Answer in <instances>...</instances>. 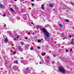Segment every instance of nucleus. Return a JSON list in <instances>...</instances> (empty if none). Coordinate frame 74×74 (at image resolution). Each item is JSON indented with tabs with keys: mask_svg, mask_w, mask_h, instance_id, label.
Wrapping results in <instances>:
<instances>
[{
	"mask_svg": "<svg viewBox=\"0 0 74 74\" xmlns=\"http://www.w3.org/2000/svg\"><path fill=\"white\" fill-rule=\"evenodd\" d=\"M59 71H60L62 73H65V69L62 66H60L58 68Z\"/></svg>",
	"mask_w": 74,
	"mask_h": 74,
	"instance_id": "f257e3e1",
	"label": "nucleus"
},
{
	"mask_svg": "<svg viewBox=\"0 0 74 74\" xmlns=\"http://www.w3.org/2000/svg\"><path fill=\"white\" fill-rule=\"evenodd\" d=\"M31 71L29 69V68L27 67L26 69V70L24 72V74H26L28 73H30V71Z\"/></svg>",
	"mask_w": 74,
	"mask_h": 74,
	"instance_id": "f03ea898",
	"label": "nucleus"
},
{
	"mask_svg": "<svg viewBox=\"0 0 74 74\" xmlns=\"http://www.w3.org/2000/svg\"><path fill=\"white\" fill-rule=\"evenodd\" d=\"M40 29V30L41 31H42L44 33H45L47 32V30L46 29H45L44 27H43L42 28H41Z\"/></svg>",
	"mask_w": 74,
	"mask_h": 74,
	"instance_id": "7ed1b4c3",
	"label": "nucleus"
},
{
	"mask_svg": "<svg viewBox=\"0 0 74 74\" xmlns=\"http://www.w3.org/2000/svg\"><path fill=\"white\" fill-rule=\"evenodd\" d=\"M13 69L15 70H17L18 69V66H13L12 67Z\"/></svg>",
	"mask_w": 74,
	"mask_h": 74,
	"instance_id": "20e7f679",
	"label": "nucleus"
},
{
	"mask_svg": "<svg viewBox=\"0 0 74 74\" xmlns=\"http://www.w3.org/2000/svg\"><path fill=\"white\" fill-rule=\"evenodd\" d=\"M45 36L47 37H49V33L48 32L45 33Z\"/></svg>",
	"mask_w": 74,
	"mask_h": 74,
	"instance_id": "39448f33",
	"label": "nucleus"
},
{
	"mask_svg": "<svg viewBox=\"0 0 74 74\" xmlns=\"http://www.w3.org/2000/svg\"><path fill=\"white\" fill-rule=\"evenodd\" d=\"M3 37L5 39V42H8V38H7V36H3Z\"/></svg>",
	"mask_w": 74,
	"mask_h": 74,
	"instance_id": "423d86ee",
	"label": "nucleus"
},
{
	"mask_svg": "<svg viewBox=\"0 0 74 74\" xmlns=\"http://www.w3.org/2000/svg\"><path fill=\"white\" fill-rule=\"evenodd\" d=\"M4 7V6H3V5L0 4V8H3Z\"/></svg>",
	"mask_w": 74,
	"mask_h": 74,
	"instance_id": "0eeeda50",
	"label": "nucleus"
},
{
	"mask_svg": "<svg viewBox=\"0 0 74 74\" xmlns=\"http://www.w3.org/2000/svg\"><path fill=\"white\" fill-rule=\"evenodd\" d=\"M18 49L20 51H23V49L22 48L19 47Z\"/></svg>",
	"mask_w": 74,
	"mask_h": 74,
	"instance_id": "6e6552de",
	"label": "nucleus"
},
{
	"mask_svg": "<svg viewBox=\"0 0 74 74\" xmlns=\"http://www.w3.org/2000/svg\"><path fill=\"white\" fill-rule=\"evenodd\" d=\"M20 43L21 44V45H24V43L23 42H21Z\"/></svg>",
	"mask_w": 74,
	"mask_h": 74,
	"instance_id": "1a4fd4ad",
	"label": "nucleus"
},
{
	"mask_svg": "<svg viewBox=\"0 0 74 74\" xmlns=\"http://www.w3.org/2000/svg\"><path fill=\"white\" fill-rule=\"evenodd\" d=\"M44 5H41L42 9L43 10H44Z\"/></svg>",
	"mask_w": 74,
	"mask_h": 74,
	"instance_id": "9d476101",
	"label": "nucleus"
},
{
	"mask_svg": "<svg viewBox=\"0 0 74 74\" xmlns=\"http://www.w3.org/2000/svg\"><path fill=\"white\" fill-rule=\"evenodd\" d=\"M60 8H61V9H62V10H63L64 11V10H66V9L62 7H60Z\"/></svg>",
	"mask_w": 74,
	"mask_h": 74,
	"instance_id": "9b49d317",
	"label": "nucleus"
},
{
	"mask_svg": "<svg viewBox=\"0 0 74 74\" xmlns=\"http://www.w3.org/2000/svg\"><path fill=\"white\" fill-rule=\"evenodd\" d=\"M10 10L11 11H14V10L12 8H10Z\"/></svg>",
	"mask_w": 74,
	"mask_h": 74,
	"instance_id": "f8f14e48",
	"label": "nucleus"
},
{
	"mask_svg": "<svg viewBox=\"0 0 74 74\" xmlns=\"http://www.w3.org/2000/svg\"><path fill=\"white\" fill-rule=\"evenodd\" d=\"M14 63H16V64H18V61H15L14 62Z\"/></svg>",
	"mask_w": 74,
	"mask_h": 74,
	"instance_id": "ddd939ff",
	"label": "nucleus"
},
{
	"mask_svg": "<svg viewBox=\"0 0 74 74\" xmlns=\"http://www.w3.org/2000/svg\"><path fill=\"white\" fill-rule=\"evenodd\" d=\"M59 25L60 26V27H62V26H63V25L62 24H59Z\"/></svg>",
	"mask_w": 74,
	"mask_h": 74,
	"instance_id": "4468645a",
	"label": "nucleus"
},
{
	"mask_svg": "<svg viewBox=\"0 0 74 74\" xmlns=\"http://www.w3.org/2000/svg\"><path fill=\"white\" fill-rule=\"evenodd\" d=\"M45 53H44L43 54L42 53L41 55H42V56H44V55H45Z\"/></svg>",
	"mask_w": 74,
	"mask_h": 74,
	"instance_id": "2eb2a0df",
	"label": "nucleus"
},
{
	"mask_svg": "<svg viewBox=\"0 0 74 74\" xmlns=\"http://www.w3.org/2000/svg\"><path fill=\"white\" fill-rule=\"evenodd\" d=\"M38 42H41V40L40 39H39V40H38Z\"/></svg>",
	"mask_w": 74,
	"mask_h": 74,
	"instance_id": "dca6fc26",
	"label": "nucleus"
},
{
	"mask_svg": "<svg viewBox=\"0 0 74 74\" xmlns=\"http://www.w3.org/2000/svg\"><path fill=\"white\" fill-rule=\"evenodd\" d=\"M70 43L71 44H74V42H71V41L70 42Z\"/></svg>",
	"mask_w": 74,
	"mask_h": 74,
	"instance_id": "f3484780",
	"label": "nucleus"
},
{
	"mask_svg": "<svg viewBox=\"0 0 74 74\" xmlns=\"http://www.w3.org/2000/svg\"><path fill=\"white\" fill-rule=\"evenodd\" d=\"M49 7H53V5L52 4H50L49 5Z\"/></svg>",
	"mask_w": 74,
	"mask_h": 74,
	"instance_id": "a211bd4d",
	"label": "nucleus"
},
{
	"mask_svg": "<svg viewBox=\"0 0 74 74\" xmlns=\"http://www.w3.org/2000/svg\"><path fill=\"white\" fill-rule=\"evenodd\" d=\"M63 40H64L65 38H67V37H65L64 38V36H63Z\"/></svg>",
	"mask_w": 74,
	"mask_h": 74,
	"instance_id": "6ab92c4d",
	"label": "nucleus"
},
{
	"mask_svg": "<svg viewBox=\"0 0 74 74\" xmlns=\"http://www.w3.org/2000/svg\"><path fill=\"white\" fill-rule=\"evenodd\" d=\"M16 51H14L13 52V53L14 54H15L16 53Z\"/></svg>",
	"mask_w": 74,
	"mask_h": 74,
	"instance_id": "aec40b11",
	"label": "nucleus"
},
{
	"mask_svg": "<svg viewBox=\"0 0 74 74\" xmlns=\"http://www.w3.org/2000/svg\"><path fill=\"white\" fill-rule=\"evenodd\" d=\"M38 26L39 28H41V27H42V26H39V25H38Z\"/></svg>",
	"mask_w": 74,
	"mask_h": 74,
	"instance_id": "412c9836",
	"label": "nucleus"
},
{
	"mask_svg": "<svg viewBox=\"0 0 74 74\" xmlns=\"http://www.w3.org/2000/svg\"><path fill=\"white\" fill-rule=\"evenodd\" d=\"M53 57H56V55H55V54H53Z\"/></svg>",
	"mask_w": 74,
	"mask_h": 74,
	"instance_id": "4be33fe9",
	"label": "nucleus"
},
{
	"mask_svg": "<svg viewBox=\"0 0 74 74\" xmlns=\"http://www.w3.org/2000/svg\"><path fill=\"white\" fill-rule=\"evenodd\" d=\"M30 49H31V50L32 51V50H33V47H31L30 48Z\"/></svg>",
	"mask_w": 74,
	"mask_h": 74,
	"instance_id": "5701e85b",
	"label": "nucleus"
},
{
	"mask_svg": "<svg viewBox=\"0 0 74 74\" xmlns=\"http://www.w3.org/2000/svg\"><path fill=\"white\" fill-rule=\"evenodd\" d=\"M21 59V60H23V58H22V57H21L20 58Z\"/></svg>",
	"mask_w": 74,
	"mask_h": 74,
	"instance_id": "b1692460",
	"label": "nucleus"
},
{
	"mask_svg": "<svg viewBox=\"0 0 74 74\" xmlns=\"http://www.w3.org/2000/svg\"><path fill=\"white\" fill-rule=\"evenodd\" d=\"M55 62H54V61H53V62H52V63L53 64H55Z\"/></svg>",
	"mask_w": 74,
	"mask_h": 74,
	"instance_id": "393cba45",
	"label": "nucleus"
},
{
	"mask_svg": "<svg viewBox=\"0 0 74 74\" xmlns=\"http://www.w3.org/2000/svg\"><path fill=\"white\" fill-rule=\"evenodd\" d=\"M74 41V39H72L71 42Z\"/></svg>",
	"mask_w": 74,
	"mask_h": 74,
	"instance_id": "a878e982",
	"label": "nucleus"
},
{
	"mask_svg": "<svg viewBox=\"0 0 74 74\" xmlns=\"http://www.w3.org/2000/svg\"><path fill=\"white\" fill-rule=\"evenodd\" d=\"M12 22H13V23H15V21H12Z\"/></svg>",
	"mask_w": 74,
	"mask_h": 74,
	"instance_id": "bb28decb",
	"label": "nucleus"
},
{
	"mask_svg": "<svg viewBox=\"0 0 74 74\" xmlns=\"http://www.w3.org/2000/svg\"><path fill=\"white\" fill-rule=\"evenodd\" d=\"M66 22H69V20H66Z\"/></svg>",
	"mask_w": 74,
	"mask_h": 74,
	"instance_id": "cd10ccee",
	"label": "nucleus"
},
{
	"mask_svg": "<svg viewBox=\"0 0 74 74\" xmlns=\"http://www.w3.org/2000/svg\"><path fill=\"white\" fill-rule=\"evenodd\" d=\"M72 50H73L72 49H70V52H71V51H72Z\"/></svg>",
	"mask_w": 74,
	"mask_h": 74,
	"instance_id": "c85d7f7f",
	"label": "nucleus"
},
{
	"mask_svg": "<svg viewBox=\"0 0 74 74\" xmlns=\"http://www.w3.org/2000/svg\"><path fill=\"white\" fill-rule=\"evenodd\" d=\"M32 6L34 5V3L32 4Z\"/></svg>",
	"mask_w": 74,
	"mask_h": 74,
	"instance_id": "c756f323",
	"label": "nucleus"
},
{
	"mask_svg": "<svg viewBox=\"0 0 74 74\" xmlns=\"http://www.w3.org/2000/svg\"><path fill=\"white\" fill-rule=\"evenodd\" d=\"M3 16H5V14H3Z\"/></svg>",
	"mask_w": 74,
	"mask_h": 74,
	"instance_id": "7c9ffc66",
	"label": "nucleus"
},
{
	"mask_svg": "<svg viewBox=\"0 0 74 74\" xmlns=\"http://www.w3.org/2000/svg\"><path fill=\"white\" fill-rule=\"evenodd\" d=\"M38 49H39L40 48V47H38Z\"/></svg>",
	"mask_w": 74,
	"mask_h": 74,
	"instance_id": "2f4dec72",
	"label": "nucleus"
},
{
	"mask_svg": "<svg viewBox=\"0 0 74 74\" xmlns=\"http://www.w3.org/2000/svg\"><path fill=\"white\" fill-rule=\"evenodd\" d=\"M31 1H34V0H31Z\"/></svg>",
	"mask_w": 74,
	"mask_h": 74,
	"instance_id": "473e14b6",
	"label": "nucleus"
},
{
	"mask_svg": "<svg viewBox=\"0 0 74 74\" xmlns=\"http://www.w3.org/2000/svg\"><path fill=\"white\" fill-rule=\"evenodd\" d=\"M69 37H71V36L70 35V36H69Z\"/></svg>",
	"mask_w": 74,
	"mask_h": 74,
	"instance_id": "72a5a7b5",
	"label": "nucleus"
},
{
	"mask_svg": "<svg viewBox=\"0 0 74 74\" xmlns=\"http://www.w3.org/2000/svg\"><path fill=\"white\" fill-rule=\"evenodd\" d=\"M68 51V50L66 49V52H67Z\"/></svg>",
	"mask_w": 74,
	"mask_h": 74,
	"instance_id": "f704fd0d",
	"label": "nucleus"
},
{
	"mask_svg": "<svg viewBox=\"0 0 74 74\" xmlns=\"http://www.w3.org/2000/svg\"><path fill=\"white\" fill-rule=\"evenodd\" d=\"M28 34H30V33L29 32Z\"/></svg>",
	"mask_w": 74,
	"mask_h": 74,
	"instance_id": "c9c22d12",
	"label": "nucleus"
},
{
	"mask_svg": "<svg viewBox=\"0 0 74 74\" xmlns=\"http://www.w3.org/2000/svg\"><path fill=\"white\" fill-rule=\"evenodd\" d=\"M25 39H26V40H27V37L25 38Z\"/></svg>",
	"mask_w": 74,
	"mask_h": 74,
	"instance_id": "e433bc0d",
	"label": "nucleus"
},
{
	"mask_svg": "<svg viewBox=\"0 0 74 74\" xmlns=\"http://www.w3.org/2000/svg\"><path fill=\"white\" fill-rule=\"evenodd\" d=\"M14 40H16V38H14Z\"/></svg>",
	"mask_w": 74,
	"mask_h": 74,
	"instance_id": "4c0bfd02",
	"label": "nucleus"
},
{
	"mask_svg": "<svg viewBox=\"0 0 74 74\" xmlns=\"http://www.w3.org/2000/svg\"><path fill=\"white\" fill-rule=\"evenodd\" d=\"M18 37H19V36H18L17 37V38H18Z\"/></svg>",
	"mask_w": 74,
	"mask_h": 74,
	"instance_id": "58836bf2",
	"label": "nucleus"
},
{
	"mask_svg": "<svg viewBox=\"0 0 74 74\" xmlns=\"http://www.w3.org/2000/svg\"><path fill=\"white\" fill-rule=\"evenodd\" d=\"M47 58L48 59L49 58V56H47Z\"/></svg>",
	"mask_w": 74,
	"mask_h": 74,
	"instance_id": "ea45409f",
	"label": "nucleus"
},
{
	"mask_svg": "<svg viewBox=\"0 0 74 74\" xmlns=\"http://www.w3.org/2000/svg\"><path fill=\"white\" fill-rule=\"evenodd\" d=\"M14 1H16L17 0H14Z\"/></svg>",
	"mask_w": 74,
	"mask_h": 74,
	"instance_id": "a19ab883",
	"label": "nucleus"
},
{
	"mask_svg": "<svg viewBox=\"0 0 74 74\" xmlns=\"http://www.w3.org/2000/svg\"><path fill=\"white\" fill-rule=\"evenodd\" d=\"M21 2H22V0H21Z\"/></svg>",
	"mask_w": 74,
	"mask_h": 74,
	"instance_id": "79ce46f5",
	"label": "nucleus"
},
{
	"mask_svg": "<svg viewBox=\"0 0 74 74\" xmlns=\"http://www.w3.org/2000/svg\"><path fill=\"white\" fill-rule=\"evenodd\" d=\"M32 23V24H33V23Z\"/></svg>",
	"mask_w": 74,
	"mask_h": 74,
	"instance_id": "37998d69",
	"label": "nucleus"
},
{
	"mask_svg": "<svg viewBox=\"0 0 74 74\" xmlns=\"http://www.w3.org/2000/svg\"><path fill=\"white\" fill-rule=\"evenodd\" d=\"M53 11H54V10H54V9H53Z\"/></svg>",
	"mask_w": 74,
	"mask_h": 74,
	"instance_id": "c03bdc74",
	"label": "nucleus"
},
{
	"mask_svg": "<svg viewBox=\"0 0 74 74\" xmlns=\"http://www.w3.org/2000/svg\"><path fill=\"white\" fill-rule=\"evenodd\" d=\"M71 4H72V3L71 2Z\"/></svg>",
	"mask_w": 74,
	"mask_h": 74,
	"instance_id": "a18cd8bd",
	"label": "nucleus"
},
{
	"mask_svg": "<svg viewBox=\"0 0 74 74\" xmlns=\"http://www.w3.org/2000/svg\"><path fill=\"white\" fill-rule=\"evenodd\" d=\"M45 39H46V37H45Z\"/></svg>",
	"mask_w": 74,
	"mask_h": 74,
	"instance_id": "49530a36",
	"label": "nucleus"
},
{
	"mask_svg": "<svg viewBox=\"0 0 74 74\" xmlns=\"http://www.w3.org/2000/svg\"><path fill=\"white\" fill-rule=\"evenodd\" d=\"M37 64V63H36V64Z\"/></svg>",
	"mask_w": 74,
	"mask_h": 74,
	"instance_id": "de8ad7c7",
	"label": "nucleus"
},
{
	"mask_svg": "<svg viewBox=\"0 0 74 74\" xmlns=\"http://www.w3.org/2000/svg\"><path fill=\"white\" fill-rule=\"evenodd\" d=\"M63 33H62V35H63Z\"/></svg>",
	"mask_w": 74,
	"mask_h": 74,
	"instance_id": "09e8293b",
	"label": "nucleus"
},
{
	"mask_svg": "<svg viewBox=\"0 0 74 74\" xmlns=\"http://www.w3.org/2000/svg\"><path fill=\"white\" fill-rule=\"evenodd\" d=\"M26 62H25V63Z\"/></svg>",
	"mask_w": 74,
	"mask_h": 74,
	"instance_id": "8fccbe9b",
	"label": "nucleus"
},
{
	"mask_svg": "<svg viewBox=\"0 0 74 74\" xmlns=\"http://www.w3.org/2000/svg\"><path fill=\"white\" fill-rule=\"evenodd\" d=\"M3 53V54L4 53Z\"/></svg>",
	"mask_w": 74,
	"mask_h": 74,
	"instance_id": "3c124183",
	"label": "nucleus"
},
{
	"mask_svg": "<svg viewBox=\"0 0 74 74\" xmlns=\"http://www.w3.org/2000/svg\"><path fill=\"white\" fill-rule=\"evenodd\" d=\"M0 74H1L0 73Z\"/></svg>",
	"mask_w": 74,
	"mask_h": 74,
	"instance_id": "603ef678",
	"label": "nucleus"
}]
</instances>
